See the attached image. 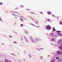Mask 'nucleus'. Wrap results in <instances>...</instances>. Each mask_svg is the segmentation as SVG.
Instances as JSON below:
<instances>
[{
	"label": "nucleus",
	"mask_w": 62,
	"mask_h": 62,
	"mask_svg": "<svg viewBox=\"0 0 62 62\" xmlns=\"http://www.w3.org/2000/svg\"><path fill=\"white\" fill-rule=\"evenodd\" d=\"M15 18H17V17H15Z\"/></svg>",
	"instance_id": "nucleus-42"
},
{
	"label": "nucleus",
	"mask_w": 62,
	"mask_h": 62,
	"mask_svg": "<svg viewBox=\"0 0 62 62\" xmlns=\"http://www.w3.org/2000/svg\"><path fill=\"white\" fill-rule=\"evenodd\" d=\"M2 3L1 2L0 3V5H2Z\"/></svg>",
	"instance_id": "nucleus-28"
},
{
	"label": "nucleus",
	"mask_w": 62,
	"mask_h": 62,
	"mask_svg": "<svg viewBox=\"0 0 62 62\" xmlns=\"http://www.w3.org/2000/svg\"><path fill=\"white\" fill-rule=\"evenodd\" d=\"M31 41H32V42H35H35H34V40H33V39H32L31 40Z\"/></svg>",
	"instance_id": "nucleus-18"
},
{
	"label": "nucleus",
	"mask_w": 62,
	"mask_h": 62,
	"mask_svg": "<svg viewBox=\"0 0 62 62\" xmlns=\"http://www.w3.org/2000/svg\"><path fill=\"white\" fill-rule=\"evenodd\" d=\"M58 35L59 36H62V34L61 33H59V34H58Z\"/></svg>",
	"instance_id": "nucleus-10"
},
{
	"label": "nucleus",
	"mask_w": 62,
	"mask_h": 62,
	"mask_svg": "<svg viewBox=\"0 0 62 62\" xmlns=\"http://www.w3.org/2000/svg\"><path fill=\"white\" fill-rule=\"evenodd\" d=\"M31 13H33V14H35V13L32 12H31Z\"/></svg>",
	"instance_id": "nucleus-29"
},
{
	"label": "nucleus",
	"mask_w": 62,
	"mask_h": 62,
	"mask_svg": "<svg viewBox=\"0 0 62 62\" xmlns=\"http://www.w3.org/2000/svg\"><path fill=\"white\" fill-rule=\"evenodd\" d=\"M14 43H17V42H14Z\"/></svg>",
	"instance_id": "nucleus-26"
},
{
	"label": "nucleus",
	"mask_w": 62,
	"mask_h": 62,
	"mask_svg": "<svg viewBox=\"0 0 62 62\" xmlns=\"http://www.w3.org/2000/svg\"><path fill=\"white\" fill-rule=\"evenodd\" d=\"M12 15H14V14H12Z\"/></svg>",
	"instance_id": "nucleus-35"
},
{
	"label": "nucleus",
	"mask_w": 62,
	"mask_h": 62,
	"mask_svg": "<svg viewBox=\"0 0 62 62\" xmlns=\"http://www.w3.org/2000/svg\"><path fill=\"white\" fill-rule=\"evenodd\" d=\"M16 9H18V8H16Z\"/></svg>",
	"instance_id": "nucleus-36"
},
{
	"label": "nucleus",
	"mask_w": 62,
	"mask_h": 62,
	"mask_svg": "<svg viewBox=\"0 0 62 62\" xmlns=\"http://www.w3.org/2000/svg\"><path fill=\"white\" fill-rule=\"evenodd\" d=\"M57 54H62V52L59 51H58L57 53Z\"/></svg>",
	"instance_id": "nucleus-2"
},
{
	"label": "nucleus",
	"mask_w": 62,
	"mask_h": 62,
	"mask_svg": "<svg viewBox=\"0 0 62 62\" xmlns=\"http://www.w3.org/2000/svg\"><path fill=\"white\" fill-rule=\"evenodd\" d=\"M5 62H9V61H8V60H6L5 61Z\"/></svg>",
	"instance_id": "nucleus-16"
},
{
	"label": "nucleus",
	"mask_w": 62,
	"mask_h": 62,
	"mask_svg": "<svg viewBox=\"0 0 62 62\" xmlns=\"http://www.w3.org/2000/svg\"><path fill=\"white\" fill-rule=\"evenodd\" d=\"M30 17V18H31V19L32 20L34 21V19H33V18H32L31 17Z\"/></svg>",
	"instance_id": "nucleus-19"
},
{
	"label": "nucleus",
	"mask_w": 62,
	"mask_h": 62,
	"mask_svg": "<svg viewBox=\"0 0 62 62\" xmlns=\"http://www.w3.org/2000/svg\"><path fill=\"white\" fill-rule=\"evenodd\" d=\"M21 8H23V6H21Z\"/></svg>",
	"instance_id": "nucleus-25"
},
{
	"label": "nucleus",
	"mask_w": 62,
	"mask_h": 62,
	"mask_svg": "<svg viewBox=\"0 0 62 62\" xmlns=\"http://www.w3.org/2000/svg\"><path fill=\"white\" fill-rule=\"evenodd\" d=\"M60 24H62V22H60Z\"/></svg>",
	"instance_id": "nucleus-20"
},
{
	"label": "nucleus",
	"mask_w": 62,
	"mask_h": 62,
	"mask_svg": "<svg viewBox=\"0 0 62 62\" xmlns=\"http://www.w3.org/2000/svg\"><path fill=\"white\" fill-rule=\"evenodd\" d=\"M0 19L1 21H2V19H1V18H0Z\"/></svg>",
	"instance_id": "nucleus-24"
},
{
	"label": "nucleus",
	"mask_w": 62,
	"mask_h": 62,
	"mask_svg": "<svg viewBox=\"0 0 62 62\" xmlns=\"http://www.w3.org/2000/svg\"><path fill=\"white\" fill-rule=\"evenodd\" d=\"M57 34H59L60 33V31H57Z\"/></svg>",
	"instance_id": "nucleus-7"
},
{
	"label": "nucleus",
	"mask_w": 62,
	"mask_h": 62,
	"mask_svg": "<svg viewBox=\"0 0 62 62\" xmlns=\"http://www.w3.org/2000/svg\"><path fill=\"white\" fill-rule=\"evenodd\" d=\"M25 32H27L26 31H25Z\"/></svg>",
	"instance_id": "nucleus-40"
},
{
	"label": "nucleus",
	"mask_w": 62,
	"mask_h": 62,
	"mask_svg": "<svg viewBox=\"0 0 62 62\" xmlns=\"http://www.w3.org/2000/svg\"><path fill=\"white\" fill-rule=\"evenodd\" d=\"M11 38H12V36H9Z\"/></svg>",
	"instance_id": "nucleus-30"
},
{
	"label": "nucleus",
	"mask_w": 62,
	"mask_h": 62,
	"mask_svg": "<svg viewBox=\"0 0 62 62\" xmlns=\"http://www.w3.org/2000/svg\"><path fill=\"white\" fill-rule=\"evenodd\" d=\"M22 27H23V24H21L20 25Z\"/></svg>",
	"instance_id": "nucleus-17"
},
{
	"label": "nucleus",
	"mask_w": 62,
	"mask_h": 62,
	"mask_svg": "<svg viewBox=\"0 0 62 62\" xmlns=\"http://www.w3.org/2000/svg\"><path fill=\"white\" fill-rule=\"evenodd\" d=\"M13 12L14 13H17V12Z\"/></svg>",
	"instance_id": "nucleus-23"
},
{
	"label": "nucleus",
	"mask_w": 62,
	"mask_h": 62,
	"mask_svg": "<svg viewBox=\"0 0 62 62\" xmlns=\"http://www.w3.org/2000/svg\"><path fill=\"white\" fill-rule=\"evenodd\" d=\"M59 56H58V57H56V59H59Z\"/></svg>",
	"instance_id": "nucleus-12"
},
{
	"label": "nucleus",
	"mask_w": 62,
	"mask_h": 62,
	"mask_svg": "<svg viewBox=\"0 0 62 62\" xmlns=\"http://www.w3.org/2000/svg\"><path fill=\"white\" fill-rule=\"evenodd\" d=\"M27 10H30V9H27Z\"/></svg>",
	"instance_id": "nucleus-33"
},
{
	"label": "nucleus",
	"mask_w": 62,
	"mask_h": 62,
	"mask_svg": "<svg viewBox=\"0 0 62 62\" xmlns=\"http://www.w3.org/2000/svg\"><path fill=\"white\" fill-rule=\"evenodd\" d=\"M33 25H34L33 24Z\"/></svg>",
	"instance_id": "nucleus-43"
},
{
	"label": "nucleus",
	"mask_w": 62,
	"mask_h": 62,
	"mask_svg": "<svg viewBox=\"0 0 62 62\" xmlns=\"http://www.w3.org/2000/svg\"><path fill=\"white\" fill-rule=\"evenodd\" d=\"M21 39H22V40H23V39H22V38H21Z\"/></svg>",
	"instance_id": "nucleus-37"
},
{
	"label": "nucleus",
	"mask_w": 62,
	"mask_h": 62,
	"mask_svg": "<svg viewBox=\"0 0 62 62\" xmlns=\"http://www.w3.org/2000/svg\"><path fill=\"white\" fill-rule=\"evenodd\" d=\"M36 23L37 24H38V23H37V22H36Z\"/></svg>",
	"instance_id": "nucleus-39"
},
{
	"label": "nucleus",
	"mask_w": 62,
	"mask_h": 62,
	"mask_svg": "<svg viewBox=\"0 0 62 62\" xmlns=\"http://www.w3.org/2000/svg\"><path fill=\"white\" fill-rule=\"evenodd\" d=\"M59 49H60V50H62V47L61 46H60L59 47Z\"/></svg>",
	"instance_id": "nucleus-13"
},
{
	"label": "nucleus",
	"mask_w": 62,
	"mask_h": 62,
	"mask_svg": "<svg viewBox=\"0 0 62 62\" xmlns=\"http://www.w3.org/2000/svg\"><path fill=\"white\" fill-rule=\"evenodd\" d=\"M40 57H41V58L42 57L41 56Z\"/></svg>",
	"instance_id": "nucleus-38"
},
{
	"label": "nucleus",
	"mask_w": 62,
	"mask_h": 62,
	"mask_svg": "<svg viewBox=\"0 0 62 62\" xmlns=\"http://www.w3.org/2000/svg\"><path fill=\"white\" fill-rule=\"evenodd\" d=\"M46 29L47 30H50L51 29V27L49 25H47L46 27Z\"/></svg>",
	"instance_id": "nucleus-1"
},
{
	"label": "nucleus",
	"mask_w": 62,
	"mask_h": 62,
	"mask_svg": "<svg viewBox=\"0 0 62 62\" xmlns=\"http://www.w3.org/2000/svg\"><path fill=\"white\" fill-rule=\"evenodd\" d=\"M52 41H54V38H52L51 39Z\"/></svg>",
	"instance_id": "nucleus-11"
},
{
	"label": "nucleus",
	"mask_w": 62,
	"mask_h": 62,
	"mask_svg": "<svg viewBox=\"0 0 62 62\" xmlns=\"http://www.w3.org/2000/svg\"><path fill=\"white\" fill-rule=\"evenodd\" d=\"M51 62H54V59H53Z\"/></svg>",
	"instance_id": "nucleus-15"
},
{
	"label": "nucleus",
	"mask_w": 62,
	"mask_h": 62,
	"mask_svg": "<svg viewBox=\"0 0 62 62\" xmlns=\"http://www.w3.org/2000/svg\"><path fill=\"white\" fill-rule=\"evenodd\" d=\"M25 39H26V40L27 42H28V41H27V39H26V38H25Z\"/></svg>",
	"instance_id": "nucleus-21"
},
{
	"label": "nucleus",
	"mask_w": 62,
	"mask_h": 62,
	"mask_svg": "<svg viewBox=\"0 0 62 62\" xmlns=\"http://www.w3.org/2000/svg\"><path fill=\"white\" fill-rule=\"evenodd\" d=\"M53 28V29L52 30L53 31H55V29H54V27Z\"/></svg>",
	"instance_id": "nucleus-8"
},
{
	"label": "nucleus",
	"mask_w": 62,
	"mask_h": 62,
	"mask_svg": "<svg viewBox=\"0 0 62 62\" xmlns=\"http://www.w3.org/2000/svg\"><path fill=\"white\" fill-rule=\"evenodd\" d=\"M35 40L37 41H38L39 40V38H35Z\"/></svg>",
	"instance_id": "nucleus-6"
},
{
	"label": "nucleus",
	"mask_w": 62,
	"mask_h": 62,
	"mask_svg": "<svg viewBox=\"0 0 62 62\" xmlns=\"http://www.w3.org/2000/svg\"><path fill=\"white\" fill-rule=\"evenodd\" d=\"M37 27H39V26H37Z\"/></svg>",
	"instance_id": "nucleus-31"
},
{
	"label": "nucleus",
	"mask_w": 62,
	"mask_h": 62,
	"mask_svg": "<svg viewBox=\"0 0 62 62\" xmlns=\"http://www.w3.org/2000/svg\"><path fill=\"white\" fill-rule=\"evenodd\" d=\"M2 44L3 45H4V44Z\"/></svg>",
	"instance_id": "nucleus-41"
},
{
	"label": "nucleus",
	"mask_w": 62,
	"mask_h": 62,
	"mask_svg": "<svg viewBox=\"0 0 62 62\" xmlns=\"http://www.w3.org/2000/svg\"><path fill=\"white\" fill-rule=\"evenodd\" d=\"M58 61H59L60 62H61L62 61V58H60L58 60Z\"/></svg>",
	"instance_id": "nucleus-3"
},
{
	"label": "nucleus",
	"mask_w": 62,
	"mask_h": 62,
	"mask_svg": "<svg viewBox=\"0 0 62 62\" xmlns=\"http://www.w3.org/2000/svg\"><path fill=\"white\" fill-rule=\"evenodd\" d=\"M54 35V34L53 33H52L50 34V35L51 36V37H54V36H53Z\"/></svg>",
	"instance_id": "nucleus-5"
},
{
	"label": "nucleus",
	"mask_w": 62,
	"mask_h": 62,
	"mask_svg": "<svg viewBox=\"0 0 62 62\" xmlns=\"http://www.w3.org/2000/svg\"><path fill=\"white\" fill-rule=\"evenodd\" d=\"M47 13H48V14L50 15L51 14V13H51V12H47Z\"/></svg>",
	"instance_id": "nucleus-9"
},
{
	"label": "nucleus",
	"mask_w": 62,
	"mask_h": 62,
	"mask_svg": "<svg viewBox=\"0 0 62 62\" xmlns=\"http://www.w3.org/2000/svg\"><path fill=\"white\" fill-rule=\"evenodd\" d=\"M29 56H30V57H31V55H29Z\"/></svg>",
	"instance_id": "nucleus-32"
},
{
	"label": "nucleus",
	"mask_w": 62,
	"mask_h": 62,
	"mask_svg": "<svg viewBox=\"0 0 62 62\" xmlns=\"http://www.w3.org/2000/svg\"><path fill=\"white\" fill-rule=\"evenodd\" d=\"M40 13H41V14H43V13L42 12H40Z\"/></svg>",
	"instance_id": "nucleus-27"
},
{
	"label": "nucleus",
	"mask_w": 62,
	"mask_h": 62,
	"mask_svg": "<svg viewBox=\"0 0 62 62\" xmlns=\"http://www.w3.org/2000/svg\"><path fill=\"white\" fill-rule=\"evenodd\" d=\"M62 41L61 40H60L58 41V43H59V44L60 43H61V42Z\"/></svg>",
	"instance_id": "nucleus-4"
},
{
	"label": "nucleus",
	"mask_w": 62,
	"mask_h": 62,
	"mask_svg": "<svg viewBox=\"0 0 62 62\" xmlns=\"http://www.w3.org/2000/svg\"><path fill=\"white\" fill-rule=\"evenodd\" d=\"M21 19L22 21H23V19H22L21 18Z\"/></svg>",
	"instance_id": "nucleus-22"
},
{
	"label": "nucleus",
	"mask_w": 62,
	"mask_h": 62,
	"mask_svg": "<svg viewBox=\"0 0 62 62\" xmlns=\"http://www.w3.org/2000/svg\"><path fill=\"white\" fill-rule=\"evenodd\" d=\"M50 21V20L49 19H46V21Z\"/></svg>",
	"instance_id": "nucleus-14"
},
{
	"label": "nucleus",
	"mask_w": 62,
	"mask_h": 62,
	"mask_svg": "<svg viewBox=\"0 0 62 62\" xmlns=\"http://www.w3.org/2000/svg\"><path fill=\"white\" fill-rule=\"evenodd\" d=\"M52 16H53V17H54V15H53Z\"/></svg>",
	"instance_id": "nucleus-34"
}]
</instances>
